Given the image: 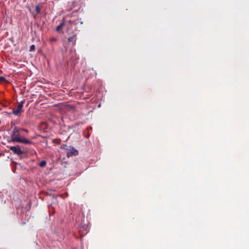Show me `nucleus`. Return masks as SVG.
<instances>
[{
  "label": "nucleus",
  "mask_w": 249,
  "mask_h": 249,
  "mask_svg": "<svg viewBox=\"0 0 249 249\" xmlns=\"http://www.w3.org/2000/svg\"><path fill=\"white\" fill-rule=\"evenodd\" d=\"M21 130H23L24 131V132H25L26 133H28L29 132V131L27 130V129H20Z\"/></svg>",
  "instance_id": "12"
},
{
  "label": "nucleus",
  "mask_w": 249,
  "mask_h": 249,
  "mask_svg": "<svg viewBox=\"0 0 249 249\" xmlns=\"http://www.w3.org/2000/svg\"><path fill=\"white\" fill-rule=\"evenodd\" d=\"M69 42L71 43L72 45L74 46L75 44L76 41V36L73 35L71 37H69L68 38Z\"/></svg>",
  "instance_id": "5"
},
{
  "label": "nucleus",
  "mask_w": 249,
  "mask_h": 249,
  "mask_svg": "<svg viewBox=\"0 0 249 249\" xmlns=\"http://www.w3.org/2000/svg\"><path fill=\"white\" fill-rule=\"evenodd\" d=\"M35 50V46L34 45H32L30 47L29 51L30 52H33V51H34Z\"/></svg>",
  "instance_id": "9"
},
{
  "label": "nucleus",
  "mask_w": 249,
  "mask_h": 249,
  "mask_svg": "<svg viewBox=\"0 0 249 249\" xmlns=\"http://www.w3.org/2000/svg\"><path fill=\"white\" fill-rule=\"evenodd\" d=\"M6 81V79L2 76H0V82H4Z\"/></svg>",
  "instance_id": "10"
},
{
  "label": "nucleus",
  "mask_w": 249,
  "mask_h": 249,
  "mask_svg": "<svg viewBox=\"0 0 249 249\" xmlns=\"http://www.w3.org/2000/svg\"><path fill=\"white\" fill-rule=\"evenodd\" d=\"M66 150V155L68 158L72 156H76L78 155V151L72 146H65L64 148Z\"/></svg>",
  "instance_id": "2"
},
{
  "label": "nucleus",
  "mask_w": 249,
  "mask_h": 249,
  "mask_svg": "<svg viewBox=\"0 0 249 249\" xmlns=\"http://www.w3.org/2000/svg\"><path fill=\"white\" fill-rule=\"evenodd\" d=\"M50 41L51 42H56L57 41V39L54 37H52L50 38Z\"/></svg>",
  "instance_id": "11"
},
{
  "label": "nucleus",
  "mask_w": 249,
  "mask_h": 249,
  "mask_svg": "<svg viewBox=\"0 0 249 249\" xmlns=\"http://www.w3.org/2000/svg\"><path fill=\"white\" fill-rule=\"evenodd\" d=\"M38 165L41 167H43L46 165V161L45 160H42L39 162Z\"/></svg>",
  "instance_id": "7"
},
{
  "label": "nucleus",
  "mask_w": 249,
  "mask_h": 249,
  "mask_svg": "<svg viewBox=\"0 0 249 249\" xmlns=\"http://www.w3.org/2000/svg\"><path fill=\"white\" fill-rule=\"evenodd\" d=\"M9 149L11 150L14 154H17L18 155H22L24 152L21 150L20 148V146H10Z\"/></svg>",
  "instance_id": "4"
},
{
  "label": "nucleus",
  "mask_w": 249,
  "mask_h": 249,
  "mask_svg": "<svg viewBox=\"0 0 249 249\" xmlns=\"http://www.w3.org/2000/svg\"><path fill=\"white\" fill-rule=\"evenodd\" d=\"M19 129L17 127H15L10 134L11 141L13 142L18 143H22L24 144H33V142L28 139L20 137Z\"/></svg>",
  "instance_id": "1"
},
{
  "label": "nucleus",
  "mask_w": 249,
  "mask_h": 249,
  "mask_svg": "<svg viewBox=\"0 0 249 249\" xmlns=\"http://www.w3.org/2000/svg\"><path fill=\"white\" fill-rule=\"evenodd\" d=\"M36 12L37 14H38L40 13V9L38 5H36L35 8Z\"/></svg>",
  "instance_id": "8"
},
{
  "label": "nucleus",
  "mask_w": 249,
  "mask_h": 249,
  "mask_svg": "<svg viewBox=\"0 0 249 249\" xmlns=\"http://www.w3.org/2000/svg\"><path fill=\"white\" fill-rule=\"evenodd\" d=\"M64 21H62V22H61L56 28V31L57 32H60L62 27H63V26L64 25Z\"/></svg>",
  "instance_id": "6"
},
{
  "label": "nucleus",
  "mask_w": 249,
  "mask_h": 249,
  "mask_svg": "<svg viewBox=\"0 0 249 249\" xmlns=\"http://www.w3.org/2000/svg\"><path fill=\"white\" fill-rule=\"evenodd\" d=\"M25 102V100H22L18 103L17 108L13 109L12 113L15 116H20L21 113L24 111L23 110V106Z\"/></svg>",
  "instance_id": "3"
}]
</instances>
